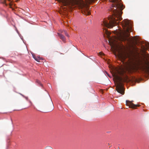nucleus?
I'll use <instances>...</instances> for the list:
<instances>
[{"label":"nucleus","mask_w":149,"mask_h":149,"mask_svg":"<svg viewBox=\"0 0 149 149\" xmlns=\"http://www.w3.org/2000/svg\"><path fill=\"white\" fill-rule=\"evenodd\" d=\"M126 67L130 70H136L139 68L138 64L133 61H130L127 63Z\"/></svg>","instance_id":"obj_4"},{"label":"nucleus","mask_w":149,"mask_h":149,"mask_svg":"<svg viewBox=\"0 0 149 149\" xmlns=\"http://www.w3.org/2000/svg\"><path fill=\"white\" fill-rule=\"evenodd\" d=\"M98 54H99V55H100V56H102V55H104V54H103L101 52L99 53Z\"/></svg>","instance_id":"obj_16"},{"label":"nucleus","mask_w":149,"mask_h":149,"mask_svg":"<svg viewBox=\"0 0 149 149\" xmlns=\"http://www.w3.org/2000/svg\"><path fill=\"white\" fill-rule=\"evenodd\" d=\"M48 98H49L48 102L49 103V105L52 107L51 110H52L54 109V105L53 104L52 102V100L49 96L48 97Z\"/></svg>","instance_id":"obj_9"},{"label":"nucleus","mask_w":149,"mask_h":149,"mask_svg":"<svg viewBox=\"0 0 149 149\" xmlns=\"http://www.w3.org/2000/svg\"><path fill=\"white\" fill-rule=\"evenodd\" d=\"M108 145H109V146L110 145L109 143H108Z\"/></svg>","instance_id":"obj_22"},{"label":"nucleus","mask_w":149,"mask_h":149,"mask_svg":"<svg viewBox=\"0 0 149 149\" xmlns=\"http://www.w3.org/2000/svg\"><path fill=\"white\" fill-rule=\"evenodd\" d=\"M141 69L145 73L149 74V55L147 56L146 60Z\"/></svg>","instance_id":"obj_5"},{"label":"nucleus","mask_w":149,"mask_h":149,"mask_svg":"<svg viewBox=\"0 0 149 149\" xmlns=\"http://www.w3.org/2000/svg\"><path fill=\"white\" fill-rule=\"evenodd\" d=\"M45 149H54L52 147L50 146H48L45 148Z\"/></svg>","instance_id":"obj_14"},{"label":"nucleus","mask_w":149,"mask_h":149,"mask_svg":"<svg viewBox=\"0 0 149 149\" xmlns=\"http://www.w3.org/2000/svg\"><path fill=\"white\" fill-rule=\"evenodd\" d=\"M36 82L39 84H40V85H41V84L40 81L39 80H36Z\"/></svg>","instance_id":"obj_15"},{"label":"nucleus","mask_w":149,"mask_h":149,"mask_svg":"<svg viewBox=\"0 0 149 149\" xmlns=\"http://www.w3.org/2000/svg\"><path fill=\"white\" fill-rule=\"evenodd\" d=\"M125 32H129L132 29V24L127 19L123 20L120 23Z\"/></svg>","instance_id":"obj_3"},{"label":"nucleus","mask_w":149,"mask_h":149,"mask_svg":"<svg viewBox=\"0 0 149 149\" xmlns=\"http://www.w3.org/2000/svg\"><path fill=\"white\" fill-rule=\"evenodd\" d=\"M63 32H64L65 35L66 36H68V37L69 36L68 35V34L67 32L66 31H62L61 33H63Z\"/></svg>","instance_id":"obj_13"},{"label":"nucleus","mask_w":149,"mask_h":149,"mask_svg":"<svg viewBox=\"0 0 149 149\" xmlns=\"http://www.w3.org/2000/svg\"><path fill=\"white\" fill-rule=\"evenodd\" d=\"M126 105L129 106V107L132 109L136 108L137 107H139V105L134 104L132 103V102L129 100L126 101Z\"/></svg>","instance_id":"obj_6"},{"label":"nucleus","mask_w":149,"mask_h":149,"mask_svg":"<svg viewBox=\"0 0 149 149\" xmlns=\"http://www.w3.org/2000/svg\"><path fill=\"white\" fill-rule=\"evenodd\" d=\"M123 40H127V38H126L125 36L124 37H123Z\"/></svg>","instance_id":"obj_18"},{"label":"nucleus","mask_w":149,"mask_h":149,"mask_svg":"<svg viewBox=\"0 0 149 149\" xmlns=\"http://www.w3.org/2000/svg\"><path fill=\"white\" fill-rule=\"evenodd\" d=\"M59 1L62 2L65 6H66L68 4V0H58Z\"/></svg>","instance_id":"obj_11"},{"label":"nucleus","mask_w":149,"mask_h":149,"mask_svg":"<svg viewBox=\"0 0 149 149\" xmlns=\"http://www.w3.org/2000/svg\"><path fill=\"white\" fill-rule=\"evenodd\" d=\"M9 5H10V8H11V3H9Z\"/></svg>","instance_id":"obj_20"},{"label":"nucleus","mask_w":149,"mask_h":149,"mask_svg":"<svg viewBox=\"0 0 149 149\" xmlns=\"http://www.w3.org/2000/svg\"><path fill=\"white\" fill-rule=\"evenodd\" d=\"M9 1H10V0H8Z\"/></svg>","instance_id":"obj_24"},{"label":"nucleus","mask_w":149,"mask_h":149,"mask_svg":"<svg viewBox=\"0 0 149 149\" xmlns=\"http://www.w3.org/2000/svg\"><path fill=\"white\" fill-rule=\"evenodd\" d=\"M105 33L106 34H108V31H107V30H106V29H105Z\"/></svg>","instance_id":"obj_17"},{"label":"nucleus","mask_w":149,"mask_h":149,"mask_svg":"<svg viewBox=\"0 0 149 149\" xmlns=\"http://www.w3.org/2000/svg\"><path fill=\"white\" fill-rule=\"evenodd\" d=\"M68 97H69V96H70V94L69 93H68Z\"/></svg>","instance_id":"obj_23"},{"label":"nucleus","mask_w":149,"mask_h":149,"mask_svg":"<svg viewBox=\"0 0 149 149\" xmlns=\"http://www.w3.org/2000/svg\"><path fill=\"white\" fill-rule=\"evenodd\" d=\"M109 43L111 46V47H113L114 46L115 43L114 42V40H111V39H109Z\"/></svg>","instance_id":"obj_10"},{"label":"nucleus","mask_w":149,"mask_h":149,"mask_svg":"<svg viewBox=\"0 0 149 149\" xmlns=\"http://www.w3.org/2000/svg\"><path fill=\"white\" fill-rule=\"evenodd\" d=\"M29 102L32 105V102L30 101H29Z\"/></svg>","instance_id":"obj_19"},{"label":"nucleus","mask_w":149,"mask_h":149,"mask_svg":"<svg viewBox=\"0 0 149 149\" xmlns=\"http://www.w3.org/2000/svg\"><path fill=\"white\" fill-rule=\"evenodd\" d=\"M114 3L110 8L112 13V16L108 18L104 19L102 25L108 28H111L117 25L120 21L122 19L121 15L122 10L124 8L123 6L120 2L121 0H109Z\"/></svg>","instance_id":"obj_1"},{"label":"nucleus","mask_w":149,"mask_h":149,"mask_svg":"<svg viewBox=\"0 0 149 149\" xmlns=\"http://www.w3.org/2000/svg\"><path fill=\"white\" fill-rule=\"evenodd\" d=\"M82 13L86 15H89L90 14V12L89 11V9L87 8H84L82 11Z\"/></svg>","instance_id":"obj_7"},{"label":"nucleus","mask_w":149,"mask_h":149,"mask_svg":"<svg viewBox=\"0 0 149 149\" xmlns=\"http://www.w3.org/2000/svg\"><path fill=\"white\" fill-rule=\"evenodd\" d=\"M58 35L60 37V38L64 42H65V37L62 34L58 33Z\"/></svg>","instance_id":"obj_8"},{"label":"nucleus","mask_w":149,"mask_h":149,"mask_svg":"<svg viewBox=\"0 0 149 149\" xmlns=\"http://www.w3.org/2000/svg\"><path fill=\"white\" fill-rule=\"evenodd\" d=\"M114 81L116 85V89L117 92L122 95L124 93V91L123 90L122 82L125 81V79L118 75H114Z\"/></svg>","instance_id":"obj_2"},{"label":"nucleus","mask_w":149,"mask_h":149,"mask_svg":"<svg viewBox=\"0 0 149 149\" xmlns=\"http://www.w3.org/2000/svg\"><path fill=\"white\" fill-rule=\"evenodd\" d=\"M33 58L36 61L38 62H40V60L41 59L39 57H36L35 56H33Z\"/></svg>","instance_id":"obj_12"},{"label":"nucleus","mask_w":149,"mask_h":149,"mask_svg":"<svg viewBox=\"0 0 149 149\" xmlns=\"http://www.w3.org/2000/svg\"><path fill=\"white\" fill-rule=\"evenodd\" d=\"M4 3H6V0H5L4 1Z\"/></svg>","instance_id":"obj_21"}]
</instances>
